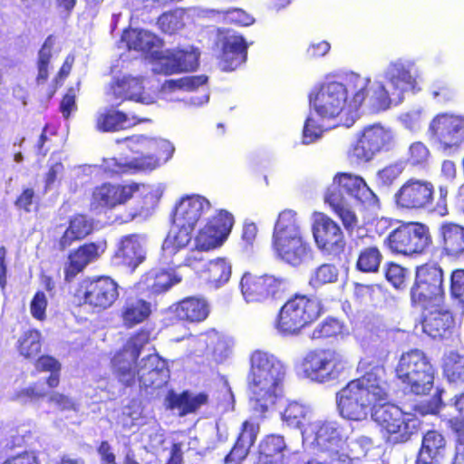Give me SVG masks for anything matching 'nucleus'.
I'll list each match as a JSON object with an SVG mask.
<instances>
[{
  "mask_svg": "<svg viewBox=\"0 0 464 464\" xmlns=\"http://www.w3.org/2000/svg\"><path fill=\"white\" fill-rule=\"evenodd\" d=\"M139 194L140 202L133 211L124 217L115 218L120 224L129 223L137 217L149 216L159 203V198L154 189L145 183L130 182H103L92 188L90 198V210L96 215L107 214L128 204Z\"/></svg>",
  "mask_w": 464,
  "mask_h": 464,
  "instance_id": "1",
  "label": "nucleus"
},
{
  "mask_svg": "<svg viewBox=\"0 0 464 464\" xmlns=\"http://www.w3.org/2000/svg\"><path fill=\"white\" fill-rule=\"evenodd\" d=\"M285 374V368L276 356L261 350L252 353L246 382L256 418L264 417L281 396Z\"/></svg>",
  "mask_w": 464,
  "mask_h": 464,
  "instance_id": "2",
  "label": "nucleus"
},
{
  "mask_svg": "<svg viewBox=\"0 0 464 464\" xmlns=\"http://www.w3.org/2000/svg\"><path fill=\"white\" fill-rule=\"evenodd\" d=\"M383 372L382 367H372L336 393L337 411L342 418L354 421L366 420L377 402L387 399Z\"/></svg>",
  "mask_w": 464,
  "mask_h": 464,
  "instance_id": "3",
  "label": "nucleus"
},
{
  "mask_svg": "<svg viewBox=\"0 0 464 464\" xmlns=\"http://www.w3.org/2000/svg\"><path fill=\"white\" fill-rule=\"evenodd\" d=\"M343 193L368 207L378 206L379 198L362 177L352 173H338L334 176L333 185L325 193L324 200L341 218L345 229L351 231L358 227V218Z\"/></svg>",
  "mask_w": 464,
  "mask_h": 464,
  "instance_id": "4",
  "label": "nucleus"
},
{
  "mask_svg": "<svg viewBox=\"0 0 464 464\" xmlns=\"http://www.w3.org/2000/svg\"><path fill=\"white\" fill-rule=\"evenodd\" d=\"M272 246L276 256L292 266H299L313 258V250L304 238L297 214L291 209L279 214L274 227Z\"/></svg>",
  "mask_w": 464,
  "mask_h": 464,
  "instance_id": "5",
  "label": "nucleus"
},
{
  "mask_svg": "<svg viewBox=\"0 0 464 464\" xmlns=\"http://www.w3.org/2000/svg\"><path fill=\"white\" fill-rule=\"evenodd\" d=\"M395 376L405 391L425 395L433 388L435 370L422 351L413 349L401 355L395 367Z\"/></svg>",
  "mask_w": 464,
  "mask_h": 464,
  "instance_id": "6",
  "label": "nucleus"
},
{
  "mask_svg": "<svg viewBox=\"0 0 464 464\" xmlns=\"http://www.w3.org/2000/svg\"><path fill=\"white\" fill-rule=\"evenodd\" d=\"M73 296L79 305L101 313L112 307L120 297V285L110 276H91L81 279Z\"/></svg>",
  "mask_w": 464,
  "mask_h": 464,
  "instance_id": "7",
  "label": "nucleus"
},
{
  "mask_svg": "<svg viewBox=\"0 0 464 464\" xmlns=\"http://www.w3.org/2000/svg\"><path fill=\"white\" fill-rule=\"evenodd\" d=\"M348 367L349 362L344 354L331 348L310 350L301 362L304 375L319 383L338 379Z\"/></svg>",
  "mask_w": 464,
  "mask_h": 464,
  "instance_id": "8",
  "label": "nucleus"
},
{
  "mask_svg": "<svg viewBox=\"0 0 464 464\" xmlns=\"http://www.w3.org/2000/svg\"><path fill=\"white\" fill-rule=\"evenodd\" d=\"M321 311V303L317 298L296 295L281 308L276 328L285 335L298 334L302 328L320 316Z\"/></svg>",
  "mask_w": 464,
  "mask_h": 464,
  "instance_id": "9",
  "label": "nucleus"
},
{
  "mask_svg": "<svg viewBox=\"0 0 464 464\" xmlns=\"http://www.w3.org/2000/svg\"><path fill=\"white\" fill-rule=\"evenodd\" d=\"M372 420L382 428L387 440L394 444L404 443L418 431L420 421L391 403L377 404L372 412Z\"/></svg>",
  "mask_w": 464,
  "mask_h": 464,
  "instance_id": "10",
  "label": "nucleus"
},
{
  "mask_svg": "<svg viewBox=\"0 0 464 464\" xmlns=\"http://www.w3.org/2000/svg\"><path fill=\"white\" fill-rule=\"evenodd\" d=\"M304 441L310 442L317 450L328 452L334 459L346 443L349 432L341 423L333 420L311 421L302 430Z\"/></svg>",
  "mask_w": 464,
  "mask_h": 464,
  "instance_id": "11",
  "label": "nucleus"
},
{
  "mask_svg": "<svg viewBox=\"0 0 464 464\" xmlns=\"http://www.w3.org/2000/svg\"><path fill=\"white\" fill-rule=\"evenodd\" d=\"M444 294L443 271L437 264H425L417 267L415 282L411 288V299L424 309L438 306Z\"/></svg>",
  "mask_w": 464,
  "mask_h": 464,
  "instance_id": "12",
  "label": "nucleus"
},
{
  "mask_svg": "<svg viewBox=\"0 0 464 464\" xmlns=\"http://www.w3.org/2000/svg\"><path fill=\"white\" fill-rule=\"evenodd\" d=\"M394 144V136L391 130L381 124L364 127L352 144L349 159L356 163L368 162L382 150H389Z\"/></svg>",
  "mask_w": 464,
  "mask_h": 464,
  "instance_id": "13",
  "label": "nucleus"
},
{
  "mask_svg": "<svg viewBox=\"0 0 464 464\" xmlns=\"http://www.w3.org/2000/svg\"><path fill=\"white\" fill-rule=\"evenodd\" d=\"M384 242L392 252L411 256L423 253L430 245L431 237L427 226L410 222L392 230Z\"/></svg>",
  "mask_w": 464,
  "mask_h": 464,
  "instance_id": "14",
  "label": "nucleus"
},
{
  "mask_svg": "<svg viewBox=\"0 0 464 464\" xmlns=\"http://www.w3.org/2000/svg\"><path fill=\"white\" fill-rule=\"evenodd\" d=\"M247 46L243 36L229 29H218L212 47L223 72L236 70L246 60Z\"/></svg>",
  "mask_w": 464,
  "mask_h": 464,
  "instance_id": "15",
  "label": "nucleus"
},
{
  "mask_svg": "<svg viewBox=\"0 0 464 464\" xmlns=\"http://www.w3.org/2000/svg\"><path fill=\"white\" fill-rule=\"evenodd\" d=\"M427 135L444 152L457 150L464 142V116L440 113L430 122Z\"/></svg>",
  "mask_w": 464,
  "mask_h": 464,
  "instance_id": "16",
  "label": "nucleus"
},
{
  "mask_svg": "<svg viewBox=\"0 0 464 464\" xmlns=\"http://www.w3.org/2000/svg\"><path fill=\"white\" fill-rule=\"evenodd\" d=\"M116 142H125L127 148L138 156L132 160H139L143 164H150L141 171L153 170L160 166L161 160H167L172 154L173 149L162 140L151 139L144 135H132L117 140Z\"/></svg>",
  "mask_w": 464,
  "mask_h": 464,
  "instance_id": "17",
  "label": "nucleus"
},
{
  "mask_svg": "<svg viewBox=\"0 0 464 464\" xmlns=\"http://www.w3.org/2000/svg\"><path fill=\"white\" fill-rule=\"evenodd\" d=\"M343 83L331 82L323 84L309 96L310 105L323 119H334L344 111L347 114V98Z\"/></svg>",
  "mask_w": 464,
  "mask_h": 464,
  "instance_id": "18",
  "label": "nucleus"
},
{
  "mask_svg": "<svg viewBox=\"0 0 464 464\" xmlns=\"http://www.w3.org/2000/svg\"><path fill=\"white\" fill-rule=\"evenodd\" d=\"M434 187L426 179L411 178L394 194V202L401 209H425L433 199Z\"/></svg>",
  "mask_w": 464,
  "mask_h": 464,
  "instance_id": "19",
  "label": "nucleus"
},
{
  "mask_svg": "<svg viewBox=\"0 0 464 464\" xmlns=\"http://www.w3.org/2000/svg\"><path fill=\"white\" fill-rule=\"evenodd\" d=\"M240 286L242 295L247 303H258L270 296L275 297L283 291L285 286V279L269 275L256 276L245 273L241 278Z\"/></svg>",
  "mask_w": 464,
  "mask_h": 464,
  "instance_id": "20",
  "label": "nucleus"
},
{
  "mask_svg": "<svg viewBox=\"0 0 464 464\" xmlns=\"http://www.w3.org/2000/svg\"><path fill=\"white\" fill-rule=\"evenodd\" d=\"M313 235L318 248L328 255L338 256L344 250L345 241L341 227L325 215L314 220Z\"/></svg>",
  "mask_w": 464,
  "mask_h": 464,
  "instance_id": "21",
  "label": "nucleus"
},
{
  "mask_svg": "<svg viewBox=\"0 0 464 464\" xmlns=\"http://www.w3.org/2000/svg\"><path fill=\"white\" fill-rule=\"evenodd\" d=\"M383 81L392 89L397 101H402L403 93L416 88L417 73L415 65L410 61L391 63L383 71Z\"/></svg>",
  "mask_w": 464,
  "mask_h": 464,
  "instance_id": "22",
  "label": "nucleus"
},
{
  "mask_svg": "<svg viewBox=\"0 0 464 464\" xmlns=\"http://www.w3.org/2000/svg\"><path fill=\"white\" fill-rule=\"evenodd\" d=\"M352 236L350 250L357 253L356 268L363 273H375L379 270L382 261V255L378 246L374 243V237L366 233L357 230Z\"/></svg>",
  "mask_w": 464,
  "mask_h": 464,
  "instance_id": "23",
  "label": "nucleus"
},
{
  "mask_svg": "<svg viewBox=\"0 0 464 464\" xmlns=\"http://www.w3.org/2000/svg\"><path fill=\"white\" fill-rule=\"evenodd\" d=\"M200 53L193 48L168 49L158 57L160 69L164 74L192 72L199 65Z\"/></svg>",
  "mask_w": 464,
  "mask_h": 464,
  "instance_id": "24",
  "label": "nucleus"
},
{
  "mask_svg": "<svg viewBox=\"0 0 464 464\" xmlns=\"http://www.w3.org/2000/svg\"><path fill=\"white\" fill-rule=\"evenodd\" d=\"M103 252L104 247L95 242H85L70 251L63 267L64 280L72 282L89 264L97 261Z\"/></svg>",
  "mask_w": 464,
  "mask_h": 464,
  "instance_id": "25",
  "label": "nucleus"
},
{
  "mask_svg": "<svg viewBox=\"0 0 464 464\" xmlns=\"http://www.w3.org/2000/svg\"><path fill=\"white\" fill-rule=\"evenodd\" d=\"M140 366V388L147 390L160 389L169 381V369L168 362L158 354L144 357Z\"/></svg>",
  "mask_w": 464,
  "mask_h": 464,
  "instance_id": "26",
  "label": "nucleus"
},
{
  "mask_svg": "<svg viewBox=\"0 0 464 464\" xmlns=\"http://www.w3.org/2000/svg\"><path fill=\"white\" fill-rule=\"evenodd\" d=\"M234 225V217L220 209L208 218L205 226V251L220 247L227 241Z\"/></svg>",
  "mask_w": 464,
  "mask_h": 464,
  "instance_id": "27",
  "label": "nucleus"
},
{
  "mask_svg": "<svg viewBox=\"0 0 464 464\" xmlns=\"http://www.w3.org/2000/svg\"><path fill=\"white\" fill-rule=\"evenodd\" d=\"M179 266L180 264H173L169 269L152 268L142 275L140 284L150 295L163 294L181 282V276L176 272V268Z\"/></svg>",
  "mask_w": 464,
  "mask_h": 464,
  "instance_id": "28",
  "label": "nucleus"
},
{
  "mask_svg": "<svg viewBox=\"0 0 464 464\" xmlns=\"http://www.w3.org/2000/svg\"><path fill=\"white\" fill-rule=\"evenodd\" d=\"M146 258L144 248L138 234L123 236L114 253V259L119 266L135 270Z\"/></svg>",
  "mask_w": 464,
  "mask_h": 464,
  "instance_id": "29",
  "label": "nucleus"
},
{
  "mask_svg": "<svg viewBox=\"0 0 464 464\" xmlns=\"http://www.w3.org/2000/svg\"><path fill=\"white\" fill-rule=\"evenodd\" d=\"M370 79L362 77L357 73H350L345 78V83L343 86L345 90V96L350 93L353 98L347 105V115L349 118L343 122L346 127L352 126L358 117L357 110L368 95V85Z\"/></svg>",
  "mask_w": 464,
  "mask_h": 464,
  "instance_id": "30",
  "label": "nucleus"
},
{
  "mask_svg": "<svg viewBox=\"0 0 464 464\" xmlns=\"http://www.w3.org/2000/svg\"><path fill=\"white\" fill-rule=\"evenodd\" d=\"M121 41L129 50L149 54L156 59L160 55L159 50L163 42L156 34L142 29H128L123 31Z\"/></svg>",
  "mask_w": 464,
  "mask_h": 464,
  "instance_id": "31",
  "label": "nucleus"
},
{
  "mask_svg": "<svg viewBox=\"0 0 464 464\" xmlns=\"http://www.w3.org/2000/svg\"><path fill=\"white\" fill-rule=\"evenodd\" d=\"M438 242L447 256H464V227L454 222H442L438 227Z\"/></svg>",
  "mask_w": 464,
  "mask_h": 464,
  "instance_id": "32",
  "label": "nucleus"
},
{
  "mask_svg": "<svg viewBox=\"0 0 464 464\" xmlns=\"http://www.w3.org/2000/svg\"><path fill=\"white\" fill-rule=\"evenodd\" d=\"M151 314V303L138 296L127 297L120 310V318L126 329H131L143 324L150 319Z\"/></svg>",
  "mask_w": 464,
  "mask_h": 464,
  "instance_id": "33",
  "label": "nucleus"
},
{
  "mask_svg": "<svg viewBox=\"0 0 464 464\" xmlns=\"http://www.w3.org/2000/svg\"><path fill=\"white\" fill-rule=\"evenodd\" d=\"M138 360L129 359L125 350H119L111 360V372L117 382L124 388L140 385V367Z\"/></svg>",
  "mask_w": 464,
  "mask_h": 464,
  "instance_id": "34",
  "label": "nucleus"
},
{
  "mask_svg": "<svg viewBox=\"0 0 464 464\" xmlns=\"http://www.w3.org/2000/svg\"><path fill=\"white\" fill-rule=\"evenodd\" d=\"M142 78L123 76L111 83V95L118 101V105L125 101L146 103Z\"/></svg>",
  "mask_w": 464,
  "mask_h": 464,
  "instance_id": "35",
  "label": "nucleus"
},
{
  "mask_svg": "<svg viewBox=\"0 0 464 464\" xmlns=\"http://www.w3.org/2000/svg\"><path fill=\"white\" fill-rule=\"evenodd\" d=\"M433 308L423 315L421 328L423 333L431 338L445 337L454 324V319L449 310L430 306Z\"/></svg>",
  "mask_w": 464,
  "mask_h": 464,
  "instance_id": "36",
  "label": "nucleus"
},
{
  "mask_svg": "<svg viewBox=\"0 0 464 464\" xmlns=\"http://www.w3.org/2000/svg\"><path fill=\"white\" fill-rule=\"evenodd\" d=\"M93 231V222L85 214L76 213L72 215L69 221L68 227L58 240V248L64 251L74 242L80 241L87 237Z\"/></svg>",
  "mask_w": 464,
  "mask_h": 464,
  "instance_id": "37",
  "label": "nucleus"
},
{
  "mask_svg": "<svg viewBox=\"0 0 464 464\" xmlns=\"http://www.w3.org/2000/svg\"><path fill=\"white\" fill-rule=\"evenodd\" d=\"M259 424L252 420H246L243 423L242 430L236 441L233 449L225 457L226 464H239L247 456L249 449L254 444Z\"/></svg>",
  "mask_w": 464,
  "mask_h": 464,
  "instance_id": "38",
  "label": "nucleus"
},
{
  "mask_svg": "<svg viewBox=\"0 0 464 464\" xmlns=\"http://www.w3.org/2000/svg\"><path fill=\"white\" fill-rule=\"evenodd\" d=\"M202 209L203 201L199 196L182 198L172 212V224L195 227L200 218Z\"/></svg>",
  "mask_w": 464,
  "mask_h": 464,
  "instance_id": "39",
  "label": "nucleus"
},
{
  "mask_svg": "<svg viewBox=\"0 0 464 464\" xmlns=\"http://www.w3.org/2000/svg\"><path fill=\"white\" fill-rule=\"evenodd\" d=\"M445 448L446 440L444 437L436 430H429L422 438L417 464H433L438 462L444 455Z\"/></svg>",
  "mask_w": 464,
  "mask_h": 464,
  "instance_id": "40",
  "label": "nucleus"
},
{
  "mask_svg": "<svg viewBox=\"0 0 464 464\" xmlns=\"http://www.w3.org/2000/svg\"><path fill=\"white\" fill-rule=\"evenodd\" d=\"M140 121V120L130 123L125 112L114 109H106L99 112L95 120L96 129L102 132H115L126 130Z\"/></svg>",
  "mask_w": 464,
  "mask_h": 464,
  "instance_id": "41",
  "label": "nucleus"
},
{
  "mask_svg": "<svg viewBox=\"0 0 464 464\" xmlns=\"http://www.w3.org/2000/svg\"><path fill=\"white\" fill-rule=\"evenodd\" d=\"M205 343L209 353L217 362H222L232 353L233 340L216 329L206 334Z\"/></svg>",
  "mask_w": 464,
  "mask_h": 464,
  "instance_id": "42",
  "label": "nucleus"
},
{
  "mask_svg": "<svg viewBox=\"0 0 464 464\" xmlns=\"http://www.w3.org/2000/svg\"><path fill=\"white\" fill-rule=\"evenodd\" d=\"M43 337L38 329L31 328L23 332L16 342L18 354L24 360L32 362L42 352Z\"/></svg>",
  "mask_w": 464,
  "mask_h": 464,
  "instance_id": "43",
  "label": "nucleus"
},
{
  "mask_svg": "<svg viewBox=\"0 0 464 464\" xmlns=\"http://www.w3.org/2000/svg\"><path fill=\"white\" fill-rule=\"evenodd\" d=\"M231 273V265L225 258L210 260L205 267V281L209 288L218 289L228 282Z\"/></svg>",
  "mask_w": 464,
  "mask_h": 464,
  "instance_id": "44",
  "label": "nucleus"
},
{
  "mask_svg": "<svg viewBox=\"0 0 464 464\" xmlns=\"http://www.w3.org/2000/svg\"><path fill=\"white\" fill-rule=\"evenodd\" d=\"M168 406L171 410H178L180 416L194 412L203 403V393L192 396L188 391L179 394L169 392L167 397Z\"/></svg>",
  "mask_w": 464,
  "mask_h": 464,
  "instance_id": "45",
  "label": "nucleus"
},
{
  "mask_svg": "<svg viewBox=\"0 0 464 464\" xmlns=\"http://www.w3.org/2000/svg\"><path fill=\"white\" fill-rule=\"evenodd\" d=\"M367 98L376 111L386 110L392 103L398 104L401 102L396 100L395 95L392 93V89L384 81L374 82L368 92Z\"/></svg>",
  "mask_w": 464,
  "mask_h": 464,
  "instance_id": "46",
  "label": "nucleus"
},
{
  "mask_svg": "<svg viewBox=\"0 0 464 464\" xmlns=\"http://www.w3.org/2000/svg\"><path fill=\"white\" fill-rule=\"evenodd\" d=\"M34 361L35 370L39 372H50L45 379V384L51 389H55L61 382L62 365L60 362L52 355H38Z\"/></svg>",
  "mask_w": 464,
  "mask_h": 464,
  "instance_id": "47",
  "label": "nucleus"
},
{
  "mask_svg": "<svg viewBox=\"0 0 464 464\" xmlns=\"http://www.w3.org/2000/svg\"><path fill=\"white\" fill-rule=\"evenodd\" d=\"M286 450L287 447L282 436H266L259 444V459L272 464Z\"/></svg>",
  "mask_w": 464,
  "mask_h": 464,
  "instance_id": "48",
  "label": "nucleus"
},
{
  "mask_svg": "<svg viewBox=\"0 0 464 464\" xmlns=\"http://www.w3.org/2000/svg\"><path fill=\"white\" fill-rule=\"evenodd\" d=\"M153 328L142 326L135 331L128 339L124 348L125 352H130V354L134 360H138L144 347L149 344L154 338Z\"/></svg>",
  "mask_w": 464,
  "mask_h": 464,
  "instance_id": "49",
  "label": "nucleus"
},
{
  "mask_svg": "<svg viewBox=\"0 0 464 464\" xmlns=\"http://www.w3.org/2000/svg\"><path fill=\"white\" fill-rule=\"evenodd\" d=\"M444 375L450 382H464V355L458 352L450 351L444 356Z\"/></svg>",
  "mask_w": 464,
  "mask_h": 464,
  "instance_id": "50",
  "label": "nucleus"
},
{
  "mask_svg": "<svg viewBox=\"0 0 464 464\" xmlns=\"http://www.w3.org/2000/svg\"><path fill=\"white\" fill-rule=\"evenodd\" d=\"M41 381L34 382L28 386L21 388L13 394V401L21 404L34 403L45 400L48 391Z\"/></svg>",
  "mask_w": 464,
  "mask_h": 464,
  "instance_id": "51",
  "label": "nucleus"
},
{
  "mask_svg": "<svg viewBox=\"0 0 464 464\" xmlns=\"http://www.w3.org/2000/svg\"><path fill=\"white\" fill-rule=\"evenodd\" d=\"M175 230L169 232L163 243V249L176 253L186 246L191 240V233L195 227L173 225Z\"/></svg>",
  "mask_w": 464,
  "mask_h": 464,
  "instance_id": "52",
  "label": "nucleus"
},
{
  "mask_svg": "<svg viewBox=\"0 0 464 464\" xmlns=\"http://www.w3.org/2000/svg\"><path fill=\"white\" fill-rule=\"evenodd\" d=\"M149 166L150 164H143L139 160H131L122 163L116 159H108L102 164V170L106 175L115 177L141 171L142 169Z\"/></svg>",
  "mask_w": 464,
  "mask_h": 464,
  "instance_id": "53",
  "label": "nucleus"
},
{
  "mask_svg": "<svg viewBox=\"0 0 464 464\" xmlns=\"http://www.w3.org/2000/svg\"><path fill=\"white\" fill-rule=\"evenodd\" d=\"M178 316L180 319L199 322L203 319V303L195 297H187L179 303Z\"/></svg>",
  "mask_w": 464,
  "mask_h": 464,
  "instance_id": "54",
  "label": "nucleus"
},
{
  "mask_svg": "<svg viewBox=\"0 0 464 464\" xmlns=\"http://www.w3.org/2000/svg\"><path fill=\"white\" fill-rule=\"evenodd\" d=\"M216 15L218 19L243 26H247L254 23V18L240 8L227 11H218L214 9L205 10V17H214Z\"/></svg>",
  "mask_w": 464,
  "mask_h": 464,
  "instance_id": "55",
  "label": "nucleus"
},
{
  "mask_svg": "<svg viewBox=\"0 0 464 464\" xmlns=\"http://www.w3.org/2000/svg\"><path fill=\"white\" fill-rule=\"evenodd\" d=\"M338 269L331 264H324L317 267L311 275L309 284L314 288L334 283L337 280Z\"/></svg>",
  "mask_w": 464,
  "mask_h": 464,
  "instance_id": "56",
  "label": "nucleus"
},
{
  "mask_svg": "<svg viewBox=\"0 0 464 464\" xmlns=\"http://www.w3.org/2000/svg\"><path fill=\"white\" fill-rule=\"evenodd\" d=\"M157 24L165 34H176L184 26L183 14L177 10L163 13L159 16Z\"/></svg>",
  "mask_w": 464,
  "mask_h": 464,
  "instance_id": "57",
  "label": "nucleus"
},
{
  "mask_svg": "<svg viewBox=\"0 0 464 464\" xmlns=\"http://www.w3.org/2000/svg\"><path fill=\"white\" fill-rule=\"evenodd\" d=\"M39 203L40 197L32 187H23L14 202L18 210L25 213H30L34 207L37 208Z\"/></svg>",
  "mask_w": 464,
  "mask_h": 464,
  "instance_id": "58",
  "label": "nucleus"
},
{
  "mask_svg": "<svg viewBox=\"0 0 464 464\" xmlns=\"http://www.w3.org/2000/svg\"><path fill=\"white\" fill-rule=\"evenodd\" d=\"M343 325L336 319L328 318L318 324L310 334L311 339L329 338L342 334Z\"/></svg>",
  "mask_w": 464,
  "mask_h": 464,
  "instance_id": "59",
  "label": "nucleus"
},
{
  "mask_svg": "<svg viewBox=\"0 0 464 464\" xmlns=\"http://www.w3.org/2000/svg\"><path fill=\"white\" fill-rule=\"evenodd\" d=\"M307 414L308 411L303 405L291 402L285 408L282 419L289 427L300 428Z\"/></svg>",
  "mask_w": 464,
  "mask_h": 464,
  "instance_id": "60",
  "label": "nucleus"
},
{
  "mask_svg": "<svg viewBox=\"0 0 464 464\" xmlns=\"http://www.w3.org/2000/svg\"><path fill=\"white\" fill-rule=\"evenodd\" d=\"M430 152L421 141H415L409 146L407 162L411 166L423 167L428 163Z\"/></svg>",
  "mask_w": 464,
  "mask_h": 464,
  "instance_id": "61",
  "label": "nucleus"
},
{
  "mask_svg": "<svg viewBox=\"0 0 464 464\" xmlns=\"http://www.w3.org/2000/svg\"><path fill=\"white\" fill-rule=\"evenodd\" d=\"M48 301L43 291H37L30 302V313L37 321L43 322L46 319V309Z\"/></svg>",
  "mask_w": 464,
  "mask_h": 464,
  "instance_id": "62",
  "label": "nucleus"
},
{
  "mask_svg": "<svg viewBox=\"0 0 464 464\" xmlns=\"http://www.w3.org/2000/svg\"><path fill=\"white\" fill-rule=\"evenodd\" d=\"M203 260V237L202 229L198 230V235L194 238L193 246L184 260L187 266L195 267Z\"/></svg>",
  "mask_w": 464,
  "mask_h": 464,
  "instance_id": "63",
  "label": "nucleus"
},
{
  "mask_svg": "<svg viewBox=\"0 0 464 464\" xmlns=\"http://www.w3.org/2000/svg\"><path fill=\"white\" fill-rule=\"evenodd\" d=\"M451 296L459 303L464 304V270L458 269L450 276Z\"/></svg>",
  "mask_w": 464,
  "mask_h": 464,
  "instance_id": "64",
  "label": "nucleus"
}]
</instances>
